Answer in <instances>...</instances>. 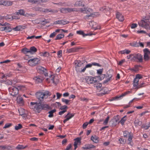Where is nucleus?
Here are the masks:
<instances>
[{"instance_id": "f257e3e1", "label": "nucleus", "mask_w": 150, "mask_h": 150, "mask_svg": "<svg viewBox=\"0 0 150 150\" xmlns=\"http://www.w3.org/2000/svg\"><path fill=\"white\" fill-rule=\"evenodd\" d=\"M50 95L51 93L48 91H46L44 92H38L35 93L36 98L40 102L43 101L44 98H47L49 96H50Z\"/></svg>"}, {"instance_id": "f03ea898", "label": "nucleus", "mask_w": 150, "mask_h": 150, "mask_svg": "<svg viewBox=\"0 0 150 150\" xmlns=\"http://www.w3.org/2000/svg\"><path fill=\"white\" fill-rule=\"evenodd\" d=\"M30 107L33 109L36 113H39L42 111L41 103L31 102L30 104Z\"/></svg>"}, {"instance_id": "7ed1b4c3", "label": "nucleus", "mask_w": 150, "mask_h": 150, "mask_svg": "<svg viewBox=\"0 0 150 150\" xmlns=\"http://www.w3.org/2000/svg\"><path fill=\"white\" fill-rule=\"evenodd\" d=\"M150 24V16L149 17H145L144 20H142L141 21L138 23L139 25L148 29H149V24Z\"/></svg>"}, {"instance_id": "20e7f679", "label": "nucleus", "mask_w": 150, "mask_h": 150, "mask_svg": "<svg viewBox=\"0 0 150 150\" xmlns=\"http://www.w3.org/2000/svg\"><path fill=\"white\" fill-rule=\"evenodd\" d=\"M131 60L137 62H142L143 61V56L140 53H134Z\"/></svg>"}, {"instance_id": "39448f33", "label": "nucleus", "mask_w": 150, "mask_h": 150, "mask_svg": "<svg viewBox=\"0 0 150 150\" xmlns=\"http://www.w3.org/2000/svg\"><path fill=\"white\" fill-rule=\"evenodd\" d=\"M119 119L120 116L119 115L115 116L110 121V126L112 127L115 126L117 124L119 123V121H118Z\"/></svg>"}, {"instance_id": "423d86ee", "label": "nucleus", "mask_w": 150, "mask_h": 150, "mask_svg": "<svg viewBox=\"0 0 150 150\" xmlns=\"http://www.w3.org/2000/svg\"><path fill=\"white\" fill-rule=\"evenodd\" d=\"M40 63V59L36 58L30 59L28 62V64L30 66L33 67L38 65Z\"/></svg>"}, {"instance_id": "0eeeda50", "label": "nucleus", "mask_w": 150, "mask_h": 150, "mask_svg": "<svg viewBox=\"0 0 150 150\" xmlns=\"http://www.w3.org/2000/svg\"><path fill=\"white\" fill-rule=\"evenodd\" d=\"M8 90L10 93V94L14 96H16L19 93L18 89L16 87H10Z\"/></svg>"}, {"instance_id": "6e6552de", "label": "nucleus", "mask_w": 150, "mask_h": 150, "mask_svg": "<svg viewBox=\"0 0 150 150\" xmlns=\"http://www.w3.org/2000/svg\"><path fill=\"white\" fill-rule=\"evenodd\" d=\"M143 51L144 53V59L145 61H147L150 59L149 55H150V51L147 48L144 49Z\"/></svg>"}, {"instance_id": "1a4fd4ad", "label": "nucleus", "mask_w": 150, "mask_h": 150, "mask_svg": "<svg viewBox=\"0 0 150 150\" xmlns=\"http://www.w3.org/2000/svg\"><path fill=\"white\" fill-rule=\"evenodd\" d=\"M86 82L88 84L95 83L97 80H94V78L92 76H88L86 78Z\"/></svg>"}, {"instance_id": "9d476101", "label": "nucleus", "mask_w": 150, "mask_h": 150, "mask_svg": "<svg viewBox=\"0 0 150 150\" xmlns=\"http://www.w3.org/2000/svg\"><path fill=\"white\" fill-rule=\"evenodd\" d=\"M69 23L68 21H67L66 20H59L54 21V24H62L65 25Z\"/></svg>"}, {"instance_id": "9b49d317", "label": "nucleus", "mask_w": 150, "mask_h": 150, "mask_svg": "<svg viewBox=\"0 0 150 150\" xmlns=\"http://www.w3.org/2000/svg\"><path fill=\"white\" fill-rule=\"evenodd\" d=\"M33 79L36 81L38 83L42 82L43 80V77L41 76H38L33 78Z\"/></svg>"}, {"instance_id": "f8f14e48", "label": "nucleus", "mask_w": 150, "mask_h": 150, "mask_svg": "<svg viewBox=\"0 0 150 150\" xmlns=\"http://www.w3.org/2000/svg\"><path fill=\"white\" fill-rule=\"evenodd\" d=\"M81 139L79 138H77L75 139L74 140L75 141L74 142V149L75 150L77 148L78 144H80L81 143Z\"/></svg>"}, {"instance_id": "ddd939ff", "label": "nucleus", "mask_w": 150, "mask_h": 150, "mask_svg": "<svg viewBox=\"0 0 150 150\" xmlns=\"http://www.w3.org/2000/svg\"><path fill=\"white\" fill-rule=\"evenodd\" d=\"M100 10L104 13H106V15H109L110 13V12L109 11V8L105 6L101 8L100 9Z\"/></svg>"}, {"instance_id": "4468645a", "label": "nucleus", "mask_w": 150, "mask_h": 150, "mask_svg": "<svg viewBox=\"0 0 150 150\" xmlns=\"http://www.w3.org/2000/svg\"><path fill=\"white\" fill-rule=\"evenodd\" d=\"M79 49L80 48L78 47H73L69 49H67V51L68 53L74 52H77Z\"/></svg>"}, {"instance_id": "2eb2a0df", "label": "nucleus", "mask_w": 150, "mask_h": 150, "mask_svg": "<svg viewBox=\"0 0 150 150\" xmlns=\"http://www.w3.org/2000/svg\"><path fill=\"white\" fill-rule=\"evenodd\" d=\"M41 109L42 110H46L50 108V106L47 104L42 103V102H41Z\"/></svg>"}, {"instance_id": "dca6fc26", "label": "nucleus", "mask_w": 150, "mask_h": 150, "mask_svg": "<svg viewBox=\"0 0 150 150\" xmlns=\"http://www.w3.org/2000/svg\"><path fill=\"white\" fill-rule=\"evenodd\" d=\"M74 6H84V1H77L75 4Z\"/></svg>"}, {"instance_id": "f3484780", "label": "nucleus", "mask_w": 150, "mask_h": 150, "mask_svg": "<svg viewBox=\"0 0 150 150\" xmlns=\"http://www.w3.org/2000/svg\"><path fill=\"white\" fill-rule=\"evenodd\" d=\"M116 16L119 21H122L124 20L123 16L120 13H117L116 14Z\"/></svg>"}, {"instance_id": "a211bd4d", "label": "nucleus", "mask_w": 150, "mask_h": 150, "mask_svg": "<svg viewBox=\"0 0 150 150\" xmlns=\"http://www.w3.org/2000/svg\"><path fill=\"white\" fill-rule=\"evenodd\" d=\"M12 4V2L7 0H3V5L4 6H9Z\"/></svg>"}, {"instance_id": "6ab92c4d", "label": "nucleus", "mask_w": 150, "mask_h": 150, "mask_svg": "<svg viewBox=\"0 0 150 150\" xmlns=\"http://www.w3.org/2000/svg\"><path fill=\"white\" fill-rule=\"evenodd\" d=\"M133 135L132 134L130 136H129V137H128V139H127L128 144L131 146H132L133 144V143L132 140V139L133 138Z\"/></svg>"}, {"instance_id": "aec40b11", "label": "nucleus", "mask_w": 150, "mask_h": 150, "mask_svg": "<svg viewBox=\"0 0 150 150\" xmlns=\"http://www.w3.org/2000/svg\"><path fill=\"white\" fill-rule=\"evenodd\" d=\"M139 79H136L135 78L133 80V86L135 88L137 89V88L139 86Z\"/></svg>"}, {"instance_id": "412c9836", "label": "nucleus", "mask_w": 150, "mask_h": 150, "mask_svg": "<svg viewBox=\"0 0 150 150\" xmlns=\"http://www.w3.org/2000/svg\"><path fill=\"white\" fill-rule=\"evenodd\" d=\"M25 28V27L22 25H19V26H16V27L13 28V30L16 31H18L20 30L21 29H24Z\"/></svg>"}, {"instance_id": "4be33fe9", "label": "nucleus", "mask_w": 150, "mask_h": 150, "mask_svg": "<svg viewBox=\"0 0 150 150\" xmlns=\"http://www.w3.org/2000/svg\"><path fill=\"white\" fill-rule=\"evenodd\" d=\"M37 49L34 46H32L30 47V49L29 50V53H30L32 54L36 52L37 51Z\"/></svg>"}, {"instance_id": "5701e85b", "label": "nucleus", "mask_w": 150, "mask_h": 150, "mask_svg": "<svg viewBox=\"0 0 150 150\" xmlns=\"http://www.w3.org/2000/svg\"><path fill=\"white\" fill-rule=\"evenodd\" d=\"M132 134L131 132H129L128 131H125L123 132V135L124 137L127 138Z\"/></svg>"}, {"instance_id": "b1692460", "label": "nucleus", "mask_w": 150, "mask_h": 150, "mask_svg": "<svg viewBox=\"0 0 150 150\" xmlns=\"http://www.w3.org/2000/svg\"><path fill=\"white\" fill-rule=\"evenodd\" d=\"M25 11L23 9H21L19 10H18V11L16 12V15H19L23 16L24 13H25Z\"/></svg>"}, {"instance_id": "393cba45", "label": "nucleus", "mask_w": 150, "mask_h": 150, "mask_svg": "<svg viewBox=\"0 0 150 150\" xmlns=\"http://www.w3.org/2000/svg\"><path fill=\"white\" fill-rule=\"evenodd\" d=\"M75 115V113H70V112H69L65 116V118H67L68 120H69L72 117H73Z\"/></svg>"}, {"instance_id": "a878e982", "label": "nucleus", "mask_w": 150, "mask_h": 150, "mask_svg": "<svg viewBox=\"0 0 150 150\" xmlns=\"http://www.w3.org/2000/svg\"><path fill=\"white\" fill-rule=\"evenodd\" d=\"M17 101L19 104L23 105L24 103V101L22 97H18L17 98Z\"/></svg>"}, {"instance_id": "bb28decb", "label": "nucleus", "mask_w": 150, "mask_h": 150, "mask_svg": "<svg viewBox=\"0 0 150 150\" xmlns=\"http://www.w3.org/2000/svg\"><path fill=\"white\" fill-rule=\"evenodd\" d=\"M56 111V110L55 109H54L52 110H51L50 111H49L48 112V113L49 114L48 115V117H53V113L55 112Z\"/></svg>"}, {"instance_id": "cd10ccee", "label": "nucleus", "mask_w": 150, "mask_h": 150, "mask_svg": "<svg viewBox=\"0 0 150 150\" xmlns=\"http://www.w3.org/2000/svg\"><path fill=\"white\" fill-rule=\"evenodd\" d=\"M91 139L95 143H97L98 142V138L96 136H95L94 137L92 136L91 137Z\"/></svg>"}, {"instance_id": "c85d7f7f", "label": "nucleus", "mask_w": 150, "mask_h": 150, "mask_svg": "<svg viewBox=\"0 0 150 150\" xmlns=\"http://www.w3.org/2000/svg\"><path fill=\"white\" fill-rule=\"evenodd\" d=\"M40 54H41V56L43 57H48L50 55L51 56V55L50 54V53L47 52H41Z\"/></svg>"}, {"instance_id": "c756f323", "label": "nucleus", "mask_w": 150, "mask_h": 150, "mask_svg": "<svg viewBox=\"0 0 150 150\" xmlns=\"http://www.w3.org/2000/svg\"><path fill=\"white\" fill-rule=\"evenodd\" d=\"M27 147L28 146L27 145L24 146L23 145H18L16 147V149L18 150H21L24 149Z\"/></svg>"}, {"instance_id": "7c9ffc66", "label": "nucleus", "mask_w": 150, "mask_h": 150, "mask_svg": "<svg viewBox=\"0 0 150 150\" xmlns=\"http://www.w3.org/2000/svg\"><path fill=\"white\" fill-rule=\"evenodd\" d=\"M64 37V34H59L57 35L56 38L55 40H60L61 39L63 38Z\"/></svg>"}, {"instance_id": "2f4dec72", "label": "nucleus", "mask_w": 150, "mask_h": 150, "mask_svg": "<svg viewBox=\"0 0 150 150\" xmlns=\"http://www.w3.org/2000/svg\"><path fill=\"white\" fill-rule=\"evenodd\" d=\"M127 117L126 115L124 116L121 120L119 122L121 123L122 125H123L125 121L127 119H126V117Z\"/></svg>"}, {"instance_id": "473e14b6", "label": "nucleus", "mask_w": 150, "mask_h": 150, "mask_svg": "<svg viewBox=\"0 0 150 150\" xmlns=\"http://www.w3.org/2000/svg\"><path fill=\"white\" fill-rule=\"evenodd\" d=\"M84 11H83L84 13H91L92 12V10L89 8H84Z\"/></svg>"}, {"instance_id": "72a5a7b5", "label": "nucleus", "mask_w": 150, "mask_h": 150, "mask_svg": "<svg viewBox=\"0 0 150 150\" xmlns=\"http://www.w3.org/2000/svg\"><path fill=\"white\" fill-rule=\"evenodd\" d=\"M5 18L6 19L10 21H11L13 20V16L11 15H8L6 16Z\"/></svg>"}, {"instance_id": "f704fd0d", "label": "nucleus", "mask_w": 150, "mask_h": 150, "mask_svg": "<svg viewBox=\"0 0 150 150\" xmlns=\"http://www.w3.org/2000/svg\"><path fill=\"white\" fill-rule=\"evenodd\" d=\"M102 85L101 83H96V82L94 84V87H96L97 88H101L102 87Z\"/></svg>"}, {"instance_id": "c9c22d12", "label": "nucleus", "mask_w": 150, "mask_h": 150, "mask_svg": "<svg viewBox=\"0 0 150 150\" xmlns=\"http://www.w3.org/2000/svg\"><path fill=\"white\" fill-rule=\"evenodd\" d=\"M120 52L122 54H124L125 53H126L128 54H129L131 52V51L127 50H124L121 51Z\"/></svg>"}, {"instance_id": "e433bc0d", "label": "nucleus", "mask_w": 150, "mask_h": 150, "mask_svg": "<svg viewBox=\"0 0 150 150\" xmlns=\"http://www.w3.org/2000/svg\"><path fill=\"white\" fill-rule=\"evenodd\" d=\"M5 28L6 29L5 31L6 32H11L12 30L11 28L10 27L8 26L5 27Z\"/></svg>"}, {"instance_id": "4c0bfd02", "label": "nucleus", "mask_w": 150, "mask_h": 150, "mask_svg": "<svg viewBox=\"0 0 150 150\" xmlns=\"http://www.w3.org/2000/svg\"><path fill=\"white\" fill-rule=\"evenodd\" d=\"M22 52L24 54L29 52V49L27 48H23L21 50Z\"/></svg>"}, {"instance_id": "58836bf2", "label": "nucleus", "mask_w": 150, "mask_h": 150, "mask_svg": "<svg viewBox=\"0 0 150 150\" xmlns=\"http://www.w3.org/2000/svg\"><path fill=\"white\" fill-rule=\"evenodd\" d=\"M130 45L132 46L136 47H139V45H138V43L137 42H133L132 43H130Z\"/></svg>"}, {"instance_id": "ea45409f", "label": "nucleus", "mask_w": 150, "mask_h": 150, "mask_svg": "<svg viewBox=\"0 0 150 150\" xmlns=\"http://www.w3.org/2000/svg\"><path fill=\"white\" fill-rule=\"evenodd\" d=\"M83 64V63H82L81 64H80V63L79 64H78L77 65H76L75 66V70L77 71H79V67L81 66V64Z\"/></svg>"}, {"instance_id": "a19ab883", "label": "nucleus", "mask_w": 150, "mask_h": 150, "mask_svg": "<svg viewBox=\"0 0 150 150\" xmlns=\"http://www.w3.org/2000/svg\"><path fill=\"white\" fill-rule=\"evenodd\" d=\"M22 125L20 124H18V126H15V129L16 130H18L19 129H21L22 128Z\"/></svg>"}, {"instance_id": "79ce46f5", "label": "nucleus", "mask_w": 150, "mask_h": 150, "mask_svg": "<svg viewBox=\"0 0 150 150\" xmlns=\"http://www.w3.org/2000/svg\"><path fill=\"white\" fill-rule=\"evenodd\" d=\"M119 141L120 142V144H124L126 143V140H125L123 138H120L119 139Z\"/></svg>"}, {"instance_id": "37998d69", "label": "nucleus", "mask_w": 150, "mask_h": 150, "mask_svg": "<svg viewBox=\"0 0 150 150\" xmlns=\"http://www.w3.org/2000/svg\"><path fill=\"white\" fill-rule=\"evenodd\" d=\"M134 123L139 126H140L142 124V121H140L139 120H135L134 121Z\"/></svg>"}, {"instance_id": "c03bdc74", "label": "nucleus", "mask_w": 150, "mask_h": 150, "mask_svg": "<svg viewBox=\"0 0 150 150\" xmlns=\"http://www.w3.org/2000/svg\"><path fill=\"white\" fill-rule=\"evenodd\" d=\"M130 92H131L129 91H127L123 93H122V94L120 96H119V97H120V98L121 97L124 96L126 95L127 94L130 93Z\"/></svg>"}, {"instance_id": "a18cd8bd", "label": "nucleus", "mask_w": 150, "mask_h": 150, "mask_svg": "<svg viewBox=\"0 0 150 150\" xmlns=\"http://www.w3.org/2000/svg\"><path fill=\"white\" fill-rule=\"evenodd\" d=\"M62 102L65 103L66 104L69 105V102L70 101L69 100L62 98Z\"/></svg>"}, {"instance_id": "49530a36", "label": "nucleus", "mask_w": 150, "mask_h": 150, "mask_svg": "<svg viewBox=\"0 0 150 150\" xmlns=\"http://www.w3.org/2000/svg\"><path fill=\"white\" fill-rule=\"evenodd\" d=\"M76 33L80 35H83V37H84V33L83 31L82 30H79L76 31Z\"/></svg>"}, {"instance_id": "de8ad7c7", "label": "nucleus", "mask_w": 150, "mask_h": 150, "mask_svg": "<svg viewBox=\"0 0 150 150\" xmlns=\"http://www.w3.org/2000/svg\"><path fill=\"white\" fill-rule=\"evenodd\" d=\"M110 117L108 116L106 118L105 120L103 122V124L105 125H106L108 124L109 120V119Z\"/></svg>"}, {"instance_id": "09e8293b", "label": "nucleus", "mask_w": 150, "mask_h": 150, "mask_svg": "<svg viewBox=\"0 0 150 150\" xmlns=\"http://www.w3.org/2000/svg\"><path fill=\"white\" fill-rule=\"evenodd\" d=\"M18 110L19 112L20 115L24 117V116L25 115L24 112H22V111H24V110L23 109H21V110L19 109Z\"/></svg>"}, {"instance_id": "8fccbe9b", "label": "nucleus", "mask_w": 150, "mask_h": 150, "mask_svg": "<svg viewBox=\"0 0 150 150\" xmlns=\"http://www.w3.org/2000/svg\"><path fill=\"white\" fill-rule=\"evenodd\" d=\"M12 125V124L11 123H6V124L4 127H3V128L6 129L7 128H8L10 127Z\"/></svg>"}, {"instance_id": "3c124183", "label": "nucleus", "mask_w": 150, "mask_h": 150, "mask_svg": "<svg viewBox=\"0 0 150 150\" xmlns=\"http://www.w3.org/2000/svg\"><path fill=\"white\" fill-rule=\"evenodd\" d=\"M42 11L45 13L52 12H53V11L50 9H44V10H42Z\"/></svg>"}, {"instance_id": "603ef678", "label": "nucleus", "mask_w": 150, "mask_h": 150, "mask_svg": "<svg viewBox=\"0 0 150 150\" xmlns=\"http://www.w3.org/2000/svg\"><path fill=\"white\" fill-rule=\"evenodd\" d=\"M142 78V76L141 75L139 74L136 75L135 78L136 79H141Z\"/></svg>"}, {"instance_id": "864d4df0", "label": "nucleus", "mask_w": 150, "mask_h": 150, "mask_svg": "<svg viewBox=\"0 0 150 150\" xmlns=\"http://www.w3.org/2000/svg\"><path fill=\"white\" fill-rule=\"evenodd\" d=\"M105 74H102L100 75L99 77L100 78V80H102L105 77Z\"/></svg>"}, {"instance_id": "5fc2aeb1", "label": "nucleus", "mask_w": 150, "mask_h": 150, "mask_svg": "<svg viewBox=\"0 0 150 150\" xmlns=\"http://www.w3.org/2000/svg\"><path fill=\"white\" fill-rule=\"evenodd\" d=\"M38 69H39L40 71L41 70V73H44L45 71L46 70V69L45 68L42 67H40V68Z\"/></svg>"}, {"instance_id": "6e6d98bb", "label": "nucleus", "mask_w": 150, "mask_h": 150, "mask_svg": "<svg viewBox=\"0 0 150 150\" xmlns=\"http://www.w3.org/2000/svg\"><path fill=\"white\" fill-rule=\"evenodd\" d=\"M92 64H93V66L99 67H101L102 66L100 64L96 62H92Z\"/></svg>"}, {"instance_id": "4d7b16f0", "label": "nucleus", "mask_w": 150, "mask_h": 150, "mask_svg": "<svg viewBox=\"0 0 150 150\" xmlns=\"http://www.w3.org/2000/svg\"><path fill=\"white\" fill-rule=\"evenodd\" d=\"M68 109V107L66 105H63L61 106L60 109L61 110H67Z\"/></svg>"}, {"instance_id": "13d9d810", "label": "nucleus", "mask_w": 150, "mask_h": 150, "mask_svg": "<svg viewBox=\"0 0 150 150\" xmlns=\"http://www.w3.org/2000/svg\"><path fill=\"white\" fill-rule=\"evenodd\" d=\"M103 71V69H100L97 70V73L99 75L102 74Z\"/></svg>"}, {"instance_id": "bf43d9fd", "label": "nucleus", "mask_w": 150, "mask_h": 150, "mask_svg": "<svg viewBox=\"0 0 150 150\" xmlns=\"http://www.w3.org/2000/svg\"><path fill=\"white\" fill-rule=\"evenodd\" d=\"M119 97V96H116L115 97H113L111 99H110L109 100L110 101H113L114 100H117V99H118L120 98V97Z\"/></svg>"}, {"instance_id": "052dcab7", "label": "nucleus", "mask_w": 150, "mask_h": 150, "mask_svg": "<svg viewBox=\"0 0 150 150\" xmlns=\"http://www.w3.org/2000/svg\"><path fill=\"white\" fill-rule=\"evenodd\" d=\"M57 54L59 57H62V51L60 50L57 52Z\"/></svg>"}, {"instance_id": "680f3d73", "label": "nucleus", "mask_w": 150, "mask_h": 150, "mask_svg": "<svg viewBox=\"0 0 150 150\" xmlns=\"http://www.w3.org/2000/svg\"><path fill=\"white\" fill-rule=\"evenodd\" d=\"M43 21H44V23H41V24L44 25H45L47 23H50V22L49 21L45 19H44Z\"/></svg>"}, {"instance_id": "e2e57ef3", "label": "nucleus", "mask_w": 150, "mask_h": 150, "mask_svg": "<svg viewBox=\"0 0 150 150\" xmlns=\"http://www.w3.org/2000/svg\"><path fill=\"white\" fill-rule=\"evenodd\" d=\"M88 122H86L84 123L82 125L83 128V129H85L86 127H87V126L88 125Z\"/></svg>"}, {"instance_id": "0e129e2a", "label": "nucleus", "mask_w": 150, "mask_h": 150, "mask_svg": "<svg viewBox=\"0 0 150 150\" xmlns=\"http://www.w3.org/2000/svg\"><path fill=\"white\" fill-rule=\"evenodd\" d=\"M5 149L7 150H11L12 149V147L10 145H5Z\"/></svg>"}, {"instance_id": "69168bd1", "label": "nucleus", "mask_w": 150, "mask_h": 150, "mask_svg": "<svg viewBox=\"0 0 150 150\" xmlns=\"http://www.w3.org/2000/svg\"><path fill=\"white\" fill-rule=\"evenodd\" d=\"M72 146L71 144H68L67 146L66 149H65L66 150H69L71 148Z\"/></svg>"}, {"instance_id": "338daca9", "label": "nucleus", "mask_w": 150, "mask_h": 150, "mask_svg": "<svg viewBox=\"0 0 150 150\" xmlns=\"http://www.w3.org/2000/svg\"><path fill=\"white\" fill-rule=\"evenodd\" d=\"M137 26V23H132L131 26V28L133 29L136 27Z\"/></svg>"}, {"instance_id": "774afa93", "label": "nucleus", "mask_w": 150, "mask_h": 150, "mask_svg": "<svg viewBox=\"0 0 150 150\" xmlns=\"http://www.w3.org/2000/svg\"><path fill=\"white\" fill-rule=\"evenodd\" d=\"M88 149H90L92 148H94L95 147V146L92 144H88Z\"/></svg>"}]
</instances>
